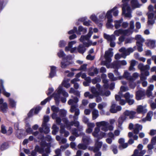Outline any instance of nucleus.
<instances>
[{"mask_svg": "<svg viewBox=\"0 0 156 156\" xmlns=\"http://www.w3.org/2000/svg\"><path fill=\"white\" fill-rule=\"evenodd\" d=\"M66 114V111L65 110L61 109L60 110L59 114L61 117L65 116Z\"/></svg>", "mask_w": 156, "mask_h": 156, "instance_id": "5fc2aeb1", "label": "nucleus"}, {"mask_svg": "<svg viewBox=\"0 0 156 156\" xmlns=\"http://www.w3.org/2000/svg\"><path fill=\"white\" fill-rule=\"evenodd\" d=\"M53 130L52 131V133L53 134L55 135L59 130V128L56 124H53L52 128Z\"/></svg>", "mask_w": 156, "mask_h": 156, "instance_id": "c03bdc74", "label": "nucleus"}, {"mask_svg": "<svg viewBox=\"0 0 156 156\" xmlns=\"http://www.w3.org/2000/svg\"><path fill=\"white\" fill-rule=\"evenodd\" d=\"M35 150L40 153H43L42 156H48V154L50 152L49 147L47 146H45L44 148H40L38 146H36Z\"/></svg>", "mask_w": 156, "mask_h": 156, "instance_id": "1a4fd4ad", "label": "nucleus"}, {"mask_svg": "<svg viewBox=\"0 0 156 156\" xmlns=\"http://www.w3.org/2000/svg\"><path fill=\"white\" fill-rule=\"evenodd\" d=\"M73 119L74 118H73ZM74 119V120L73 121L69 122L67 119L65 118L62 119V121L66 125L67 129H70V126H73L74 125L75 127L77 128L79 131H82L83 130V126L80 125V123L79 121L76 120V119Z\"/></svg>", "mask_w": 156, "mask_h": 156, "instance_id": "39448f33", "label": "nucleus"}, {"mask_svg": "<svg viewBox=\"0 0 156 156\" xmlns=\"http://www.w3.org/2000/svg\"><path fill=\"white\" fill-rule=\"evenodd\" d=\"M8 108L7 104L6 102L4 103L0 106L1 110L3 112H6Z\"/></svg>", "mask_w": 156, "mask_h": 156, "instance_id": "c9c22d12", "label": "nucleus"}, {"mask_svg": "<svg viewBox=\"0 0 156 156\" xmlns=\"http://www.w3.org/2000/svg\"><path fill=\"white\" fill-rule=\"evenodd\" d=\"M136 39L137 40L136 43H143L144 40L143 38L140 35H137L136 36Z\"/></svg>", "mask_w": 156, "mask_h": 156, "instance_id": "a18cd8bd", "label": "nucleus"}, {"mask_svg": "<svg viewBox=\"0 0 156 156\" xmlns=\"http://www.w3.org/2000/svg\"><path fill=\"white\" fill-rule=\"evenodd\" d=\"M138 67V69L140 70L141 72H143L146 70H148L150 68V66L148 65H144L142 63L139 64Z\"/></svg>", "mask_w": 156, "mask_h": 156, "instance_id": "412c9836", "label": "nucleus"}, {"mask_svg": "<svg viewBox=\"0 0 156 156\" xmlns=\"http://www.w3.org/2000/svg\"><path fill=\"white\" fill-rule=\"evenodd\" d=\"M89 75L90 76H93L95 74H97L98 73V70L96 68L92 67L89 70Z\"/></svg>", "mask_w": 156, "mask_h": 156, "instance_id": "7c9ffc66", "label": "nucleus"}, {"mask_svg": "<svg viewBox=\"0 0 156 156\" xmlns=\"http://www.w3.org/2000/svg\"><path fill=\"white\" fill-rule=\"evenodd\" d=\"M136 62L135 60H132L130 62V66L129 68V70L130 71L134 70L135 68L134 66H135Z\"/></svg>", "mask_w": 156, "mask_h": 156, "instance_id": "37998d69", "label": "nucleus"}, {"mask_svg": "<svg viewBox=\"0 0 156 156\" xmlns=\"http://www.w3.org/2000/svg\"><path fill=\"white\" fill-rule=\"evenodd\" d=\"M148 11L147 13L148 19L147 22L148 24V25H152L154 23V20H154L156 19V10L155 11L156 15H154L153 13L154 7L152 5H150L148 7Z\"/></svg>", "mask_w": 156, "mask_h": 156, "instance_id": "20e7f679", "label": "nucleus"}, {"mask_svg": "<svg viewBox=\"0 0 156 156\" xmlns=\"http://www.w3.org/2000/svg\"><path fill=\"white\" fill-rule=\"evenodd\" d=\"M2 93L6 97H8L10 95V94L9 93L7 92L5 89L4 88V89H2Z\"/></svg>", "mask_w": 156, "mask_h": 156, "instance_id": "338daca9", "label": "nucleus"}, {"mask_svg": "<svg viewBox=\"0 0 156 156\" xmlns=\"http://www.w3.org/2000/svg\"><path fill=\"white\" fill-rule=\"evenodd\" d=\"M87 64H84L81 65L80 68L79 69V70H82L83 71H86L87 69Z\"/></svg>", "mask_w": 156, "mask_h": 156, "instance_id": "680f3d73", "label": "nucleus"}, {"mask_svg": "<svg viewBox=\"0 0 156 156\" xmlns=\"http://www.w3.org/2000/svg\"><path fill=\"white\" fill-rule=\"evenodd\" d=\"M146 152V151L145 150H142L139 152L138 150L136 149L134 151L133 154L131 156H142Z\"/></svg>", "mask_w": 156, "mask_h": 156, "instance_id": "cd10ccee", "label": "nucleus"}, {"mask_svg": "<svg viewBox=\"0 0 156 156\" xmlns=\"http://www.w3.org/2000/svg\"><path fill=\"white\" fill-rule=\"evenodd\" d=\"M145 95V91L144 90H139L136 92V98L137 100L143 99Z\"/></svg>", "mask_w": 156, "mask_h": 156, "instance_id": "9b49d317", "label": "nucleus"}, {"mask_svg": "<svg viewBox=\"0 0 156 156\" xmlns=\"http://www.w3.org/2000/svg\"><path fill=\"white\" fill-rule=\"evenodd\" d=\"M62 84L64 87L66 88H68L70 86V84L68 82H66V81H64L62 83Z\"/></svg>", "mask_w": 156, "mask_h": 156, "instance_id": "774afa93", "label": "nucleus"}, {"mask_svg": "<svg viewBox=\"0 0 156 156\" xmlns=\"http://www.w3.org/2000/svg\"><path fill=\"white\" fill-rule=\"evenodd\" d=\"M9 105L11 107L14 108L15 107L16 103L13 99L9 98Z\"/></svg>", "mask_w": 156, "mask_h": 156, "instance_id": "49530a36", "label": "nucleus"}, {"mask_svg": "<svg viewBox=\"0 0 156 156\" xmlns=\"http://www.w3.org/2000/svg\"><path fill=\"white\" fill-rule=\"evenodd\" d=\"M123 21V19H121L118 20H115L114 22L115 23L114 27L116 29H119L120 27L122 25V23Z\"/></svg>", "mask_w": 156, "mask_h": 156, "instance_id": "473e14b6", "label": "nucleus"}, {"mask_svg": "<svg viewBox=\"0 0 156 156\" xmlns=\"http://www.w3.org/2000/svg\"><path fill=\"white\" fill-rule=\"evenodd\" d=\"M122 96L126 99V101L132 98L133 97V94H130L129 92H126L123 95H122Z\"/></svg>", "mask_w": 156, "mask_h": 156, "instance_id": "79ce46f5", "label": "nucleus"}, {"mask_svg": "<svg viewBox=\"0 0 156 156\" xmlns=\"http://www.w3.org/2000/svg\"><path fill=\"white\" fill-rule=\"evenodd\" d=\"M81 131H79L78 129H77L76 128H73L71 130L72 134L77 137L84 134V133Z\"/></svg>", "mask_w": 156, "mask_h": 156, "instance_id": "4be33fe9", "label": "nucleus"}, {"mask_svg": "<svg viewBox=\"0 0 156 156\" xmlns=\"http://www.w3.org/2000/svg\"><path fill=\"white\" fill-rule=\"evenodd\" d=\"M136 113V112L126 110L124 112V115L129 116L130 119H133L134 118Z\"/></svg>", "mask_w": 156, "mask_h": 156, "instance_id": "a211bd4d", "label": "nucleus"}, {"mask_svg": "<svg viewBox=\"0 0 156 156\" xmlns=\"http://www.w3.org/2000/svg\"><path fill=\"white\" fill-rule=\"evenodd\" d=\"M76 43V41H73L69 42L68 44V46L67 47H66L65 48V51H70L71 53H73L74 52V51L76 50V48L74 47L73 48H71L72 47V45L73 44H75Z\"/></svg>", "mask_w": 156, "mask_h": 156, "instance_id": "4468645a", "label": "nucleus"}, {"mask_svg": "<svg viewBox=\"0 0 156 156\" xmlns=\"http://www.w3.org/2000/svg\"><path fill=\"white\" fill-rule=\"evenodd\" d=\"M106 105L107 104L106 103L103 102L98 105V108L100 110H102L106 106Z\"/></svg>", "mask_w": 156, "mask_h": 156, "instance_id": "603ef678", "label": "nucleus"}, {"mask_svg": "<svg viewBox=\"0 0 156 156\" xmlns=\"http://www.w3.org/2000/svg\"><path fill=\"white\" fill-rule=\"evenodd\" d=\"M81 136H83L82 140L83 142L86 144H88L90 140V137L85 135L84 133Z\"/></svg>", "mask_w": 156, "mask_h": 156, "instance_id": "c85d7f7f", "label": "nucleus"}, {"mask_svg": "<svg viewBox=\"0 0 156 156\" xmlns=\"http://www.w3.org/2000/svg\"><path fill=\"white\" fill-rule=\"evenodd\" d=\"M8 145L7 143H4L1 146L0 148L2 150H4L8 148Z\"/></svg>", "mask_w": 156, "mask_h": 156, "instance_id": "6e6d98bb", "label": "nucleus"}, {"mask_svg": "<svg viewBox=\"0 0 156 156\" xmlns=\"http://www.w3.org/2000/svg\"><path fill=\"white\" fill-rule=\"evenodd\" d=\"M129 0H122V2L123 4L122 8L123 14H124L126 17L130 18L132 16L131 14V9L128 4Z\"/></svg>", "mask_w": 156, "mask_h": 156, "instance_id": "423d86ee", "label": "nucleus"}, {"mask_svg": "<svg viewBox=\"0 0 156 156\" xmlns=\"http://www.w3.org/2000/svg\"><path fill=\"white\" fill-rule=\"evenodd\" d=\"M122 107L120 106H116L114 103H112L110 110V112L113 113H116L118 111H121Z\"/></svg>", "mask_w": 156, "mask_h": 156, "instance_id": "ddd939ff", "label": "nucleus"}, {"mask_svg": "<svg viewBox=\"0 0 156 156\" xmlns=\"http://www.w3.org/2000/svg\"><path fill=\"white\" fill-rule=\"evenodd\" d=\"M134 28V22L133 20L130 21L129 23V28L126 30H129L128 35H129L131 34L133 31V30Z\"/></svg>", "mask_w": 156, "mask_h": 156, "instance_id": "72a5a7b5", "label": "nucleus"}, {"mask_svg": "<svg viewBox=\"0 0 156 156\" xmlns=\"http://www.w3.org/2000/svg\"><path fill=\"white\" fill-rule=\"evenodd\" d=\"M123 76L127 80L130 81H132L133 80V78L130 76V73L127 71H125L124 72Z\"/></svg>", "mask_w": 156, "mask_h": 156, "instance_id": "a19ab883", "label": "nucleus"}, {"mask_svg": "<svg viewBox=\"0 0 156 156\" xmlns=\"http://www.w3.org/2000/svg\"><path fill=\"white\" fill-rule=\"evenodd\" d=\"M42 128H39V130L41 132H43V130L44 129L43 131L44 133L46 134L48 133L50 130L49 128L47 126V124H45V123L42 124Z\"/></svg>", "mask_w": 156, "mask_h": 156, "instance_id": "393cba45", "label": "nucleus"}, {"mask_svg": "<svg viewBox=\"0 0 156 156\" xmlns=\"http://www.w3.org/2000/svg\"><path fill=\"white\" fill-rule=\"evenodd\" d=\"M84 95L85 97H88L89 99H93L94 98V95L88 91L85 92L84 94Z\"/></svg>", "mask_w": 156, "mask_h": 156, "instance_id": "3c124183", "label": "nucleus"}, {"mask_svg": "<svg viewBox=\"0 0 156 156\" xmlns=\"http://www.w3.org/2000/svg\"><path fill=\"white\" fill-rule=\"evenodd\" d=\"M129 30H123L122 29H119L116 30L114 32V34L116 36H118L120 34H123L125 35H129L128 32Z\"/></svg>", "mask_w": 156, "mask_h": 156, "instance_id": "f8f14e48", "label": "nucleus"}, {"mask_svg": "<svg viewBox=\"0 0 156 156\" xmlns=\"http://www.w3.org/2000/svg\"><path fill=\"white\" fill-rule=\"evenodd\" d=\"M108 75V77L112 81H115L117 79L116 78L114 77V75L112 73H109Z\"/></svg>", "mask_w": 156, "mask_h": 156, "instance_id": "13d9d810", "label": "nucleus"}, {"mask_svg": "<svg viewBox=\"0 0 156 156\" xmlns=\"http://www.w3.org/2000/svg\"><path fill=\"white\" fill-rule=\"evenodd\" d=\"M69 93L71 94H74L76 95H78L79 93L77 91H75L73 88H71L69 91Z\"/></svg>", "mask_w": 156, "mask_h": 156, "instance_id": "69168bd1", "label": "nucleus"}, {"mask_svg": "<svg viewBox=\"0 0 156 156\" xmlns=\"http://www.w3.org/2000/svg\"><path fill=\"white\" fill-rule=\"evenodd\" d=\"M137 46V49L139 51L141 52L143 51L142 48L143 44L141 43H136Z\"/></svg>", "mask_w": 156, "mask_h": 156, "instance_id": "4d7b16f0", "label": "nucleus"}, {"mask_svg": "<svg viewBox=\"0 0 156 156\" xmlns=\"http://www.w3.org/2000/svg\"><path fill=\"white\" fill-rule=\"evenodd\" d=\"M56 69V67L54 66H51V72L49 74V77L52 78L55 75Z\"/></svg>", "mask_w": 156, "mask_h": 156, "instance_id": "e433bc0d", "label": "nucleus"}, {"mask_svg": "<svg viewBox=\"0 0 156 156\" xmlns=\"http://www.w3.org/2000/svg\"><path fill=\"white\" fill-rule=\"evenodd\" d=\"M87 144H80L78 145V147L79 149H82L83 150H86L87 148Z\"/></svg>", "mask_w": 156, "mask_h": 156, "instance_id": "de8ad7c7", "label": "nucleus"}, {"mask_svg": "<svg viewBox=\"0 0 156 156\" xmlns=\"http://www.w3.org/2000/svg\"><path fill=\"white\" fill-rule=\"evenodd\" d=\"M119 51L122 53L121 56L124 58H125L127 55H129V52H128L127 49H126L124 47H122L119 50Z\"/></svg>", "mask_w": 156, "mask_h": 156, "instance_id": "aec40b11", "label": "nucleus"}, {"mask_svg": "<svg viewBox=\"0 0 156 156\" xmlns=\"http://www.w3.org/2000/svg\"><path fill=\"white\" fill-rule=\"evenodd\" d=\"M78 31L83 32V34H85L87 32V29L84 28L82 26H80L78 27Z\"/></svg>", "mask_w": 156, "mask_h": 156, "instance_id": "bf43d9fd", "label": "nucleus"}, {"mask_svg": "<svg viewBox=\"0 0 156 156\" xmlns=\"http://www.w3.org/2000/svg\"><path fill=\"white\" fill-rule=\"evenodd\" d=\"M51 110L53 112L51 117L53 119H55V122L57 124H60L61 122V119L60 117L57 116V113L59 111V109L58 107L55 105L52 106L51 107Z\"/></svg>", "mask_w": 156, "mask_h": 156, "instance_id": "6e6552de", "label": "nucleus"}, {"mask_svg": "<svg viewBox=\"0 0 156 156\" xmlns=\"http://www.w3.org/2000/svg\"><path fill=\"white\" fill-rule=\"evenodd\" d=\"M116 8L115 7L113 9H111L110 11H108L107 12L105 16L107 17L108 20H112V12L113 11L114 9Z\"/></svg>", "mask_w": 156, "mask_h": 156, "instance_id": "58836bf2", "label": "nucleus"}, {"mask_svg": "<svg viewBox=\"0 0 156 156\" xmlns=\"http://www.w3.org/2000/svg\"><path fill=\"white\" fill-rule=\"evenodd\" d=\"M146 105L142 106L141 105H138L137 106L136 108V112L137 113L140 114H144L147 112V110L146 108Z\"/></svg>", "mask_w": 156, "mask_h": 156, "instance_id": "2eb2a0df", "label": "nucleus"}, {"mask_svg": "<svg viewBox=\"0 0 156 156\" xmlns=\"http://www.w3.org/2000/svg\"><path fill=\"white\" fill-rule=\"evenodd\" d=\"M98 139H97L96 141L95 144V147L94 149V151L96 152L99 151V149L101 148L102 145V142L99 141Z\"/></svg>", "mask_w": 156, "mask_h": 156, "instance_id": "b1692460", "label": "nucleus"}, {"mask_svg": "<svg viewBox=\"0 0 156 156\" xmlns=\"http://www.w3.org/2000/svg\"><path fill=\"white\" fill-rule=\"evenodd\" d=\"M104 37L105 39L110 42L115 41L116 39L115 36L113 34L110 35L106 34H104Z\"/></svg>", "mask_w": 156, "mask_h": 156, "instance_id": "bb28decb", "label": "nucleus"}, {"mask_svg": "<svg viewBox=\"0 0 156 156\" xmlns=\"http://www.w3.org/2000/svg\"><path fill=\"white\" fill-rule=\"evenodd\" d=\"M92 119H95L99 116L98 111L97 109H94L92 112Z\"/></svg>", "mask_w": 156, "mask_h": 156, "instance_id": "ea45409f", "label": "nucleus"}, {"mask_svg": "<svg viewBox=\"0 0 156 156\" xmlns=\"http://www.w3.org/2000/svg\"><path fill=\"white\" fill-rule=\"evenodd\" d=\"M64 62H62L61 63V67L62 68H66L70 64V62L68 61H64Z\"/></svg>", "mask_w": 156, "mask_h": 156, "instance_id": "09e8293b", "label": "nucleus"}, {"mask_svg": "<svg viewBox=\"0 0 156 156\" xmlns=\"http://www.w3.org/2000/svg\"><path fill=\"white\" fill-rule=\"evenodd\" d=\"M57 94L54 93L53 94L56 104H58L59 103L60 94L62 93L63 95L66 97H67L69 96L68 93L62 90V86H60L59 87L57 90Z\"/></svg>", "mask_w": 156, "mask_h": 156, "instance_id": "0eeeda50", "label": "nucleus"}, {"mask_svg": "<svg viewBox=\"0 0 156 156\" xmlns=\"http://www.w3.org/2000/svg\"><path fill=\"white\" fill-rule=\"evenodd\" d=\"M92 94L94 95V96H97L98 95L103 96V94L101 90H98L96 88L94 87H91L90 89Z\"/></svg>", "mask_w": 156, "mask_h": 156, "instance_id": "dca6fc26", "label": "nucleus"}, {"mask_svg": "<svg viewBox=\"0 0 156 156\" xmlns=\"http://www.w3.org/2000/svg\"><path fill=\"white\" fill-rule=\"evenodd\" d=\"M112 48H110L108 50L105 52V59L106 63H109L111 61V58L113 55V52L112 51Z\"/></svg>", "mask_w": 156, "mask_h": 156, "instance_id": "9d476101", "label": "nucleus"}, {"mask_svg": "<svg viewBox=\"0 0 156 156\" xmlns=\"http://www.w3.org/2000/svg\"><path fill=\"white\" fill-rule=\"evenodd\" d=\"M123 121H123L121 119L119 118V119H118V126L119 128L120 129L122 128V124Z\"/></svg>", "mask_w": 156, "mask_h": 156, "instance_id": "e2e57ef3", "label": "nucleus"}, {"mask_svg": "<svg viewBox=\"0 0 156 156\" xmlns=\"http://www.w3.org/2000/svg\"><path fill=\"white\" fill-rule=\"evenodd\" d=\"M131 4L132 7L134 8H139L141 6L137 0H131Z\"/></svg>", "mask_w": 156, "mask_h": 156, "instance_id": "c756f323", "label": "nucleus"}, {"mask_svg": "<svg viewBox=\"0 0 156 156\" xmlns=\"http://www.w3.org/2000/svg\"><path fill=\"white\" fill-rule=\"evenodd\" d=\"M119 143L120 144L119 146V148H125L128 146V144L127 143H124V139L123 138H120L118 141Z\"/></svg>", "mask_w": 156, "mask_h": 156, "instance_id": "6ab92c4d", "label": "nucleus"}, {"mask_svg": "<svg viewBox=\"0 0 156 156\" xmlns=\"http://www.w3.org/2000/svg\"><path fill=\"white\" fill-rule=\"evenodd\" d=\"M76 49L81 54L83 53L86 50L85 47L81 44L79 45Z\"/></svg>", "mask_w": 156, "mask_h": 156, "instance_id": "f704fd0d", "label": "nucleus"}, {"mask_svg": "<svg viewBox=\"0 0 156 156\" xmlns=\"http://www.w3.org/2000/svg\"><path fill=\"white\" fill-rule=\"evenodd\" d=\"M155 41L154 40H149L146 42L147 45L150 48H153L155 46Z\"/></svg>", "mask_w": 156, "mask_h": 156, "instance_id": "2f4dec72", "label": "nucleus"}, {"mask_svg": "<svg viewBox=\"0 0 156 156\" xmlns=\"http://www.w3.org/2000/svg\"><path fill=\"white\" fill-rule=\"evenodd\" d=\"M127 62L125 60L118 61L117 62L116 65L118 68H120L121 66L126 65Z\"/></svg>", "mask_w": 156, "mask_h": 156, "instance_id": "4c0bfd02", "label": "nucleus"}, {"mask_svg": "<svg viewBox=\"0 0 156 156\" xmlns=\"http://www.w3.org/2000/svg\"><path fill=\"white\" fill-rule=\"evenodd\" d=\"M72 98L70 99L68 102V104L71 105L70 111L71 112H75V114L73 116V118L75 119H77L78 118V115L80 114L79 109L77 108L78 105L77 104L79 100L76 97L71 96Z\"/></svg>", "mask_w": 156, "mask_h": 156, "instance_id": "f03ea898", "label": "nucleus"}, {"mask_svg": "<svg viewBox=\"0 0 156 156\" xmlns=\"http://www.w3.org/2000/svg\"><path fill=\"white\" fill-rule=\"evenodd\" d=\"M49 118L48 116L45 115L44 117L43 121L42 123H45L47 124L46 123L49 121Z\"/></svg>", "mask_w": 156, "mask_h": 156, "instance_id": "0e129e2a", "label": "nucleus"}, {"mask_svg": "<svg viewBox=\"0 0 156 156\" xmlns=\"http://www.w3.org/2000/svg\"><path fill=\"white\" fill-rule=\"evenodd\" d=\"M153 115V112L151 111H150L147 113L146 118L143 119L142 120H140V122H145L146 121H150L151 120V118Z\"/></svg>", "mask_w": 156, "mask_h": 156, "instance_id": "5701e85b", "label": "nucleus"}, {"mask_svg": "<svg viewBox=\"0 0 156 156\" xmlns=\"http://www.w3.org/2000/svg\"><path fill=\"white\" fill-rule=\"evenodd\" d=\"M142 129V125L138 124H135L133 128V132L135 134H138L140 130H141Z\"/></svg>", "mask_w": 156, "mask_h": 156, "instance_id": "a878e982", "label": "nucleus"}, {"mask_svg": "<svg viewBox=\"0 0 156 156\" xmlns=\"http://www.w3.org/2000/svg\"><path fill=\"white\" fill-rule=\"evenodd\" d=\"M58 125H60V133L61 134H63L66 131L65 128V126H63L62 123L60 122V124H57Z\"/></svg>", "mask_w": 156, "mask_h": 156, "instance_id": "8fccbe9b", "label": "nucleus"}, {"mask_svg": "<svg viewBox=\"0 0 156 156\" xmlns=\"http://www.w3.org/2000/svg\"><path fill=\"white\" fill-rule=\"evenodd\" d=\"M58 55L60 58L63 57L64 58L65 56V54L63 51L61 50L58 53Z\"/></svg>", "mask_w": 156, "mask_h": 156, "instance_id": "052dcab7", "label": "nucleus"}, {"mask_svg": "<svg viewBox=\"0 0 156 156\" xmlns=\"http://www.w3.org/2000/svg\"><path fill=\"white\" fill-rule=\"evenodd\" d=\"M108 122L105 121L97 122L96 125L98 127H95L94 129V131L92 133L94 137L98 138H100V137L99 136L98 133L100 130L99 128L101 126H102L101 128V130L105 132H107L108 130H113L114 129L113 126H108Z\"/></svg>", "mask_w": 156, "mask_h": 156, "instance_id": "f257e3e1", "label": "nucleus"}, {"mask_svg": "<svg viewBox=\"0 0 156 156\" xmlns=\"http://www.w3.org/2000/svg\"><path fill=\"white\" fill-rule=\"evenodd\" d=\"M92 30V27H90L88 34L85 36H81L80 39V41L83 43L85 47H88L92 44L91 41L89 40V39L93 34Z\"/></svg>", "mask_w": 156, "mask_h": 156, "instance_id": "7ed1b4c3", "label": "nucleus"}, {"mask_svg": "<svg viewBox=\"0 0 156 156\" xmlns=\"http://www.w3.org/2000/svg\"><path fill=\"white\" fill-rule=\"evenodd\" d=\"M30 126L29 123H27L26 125V132L30 134L32 132V130L30 127Z\"/></svg>", "mask_w": 156, "mask_h": 156, "instance_id": "864d4df0", "label": "nucleus"}, {"mask_svg": "<svg viewBox=\"0 0 156 156\" xmlns=\"http://www.w3.org/2000/svg\"><path fill=\"white\" fill-rule=\"evenodd\" d=\"M122 94L121 92H119L118 94L115 95V99L116 101H119V103L122 105H124L126 103V101L123 99H121V98L123 97Z\"/></svg>", "mask_w": 156, "mask_h": 156, "instance_id": "f3484780", "label": "nucleus"}]
</instances>
